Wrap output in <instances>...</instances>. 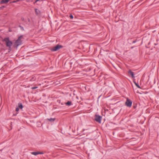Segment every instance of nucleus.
<instances>
[{
	"instance_id": "obj_19",
	"label": "nucleus",
	"mask_w": 159,
	"mask_h": 159,
	"mask_svg": "<svg viewBox=\"0 0 159 159\" xmlns=\"http://www.w3.org/2000/svg\"><path fill=\"white\" fill-rule=\"evenodd\" d=\"M19 109L18 107H16V111H17L19 110Z\"/></svg>"
},
{
	"instance_id": "obj_10",
	"label": "nucleus",
	"mask_w": 159,
	"mask_h": 159,
	"mask_svg": "<svg viewBox=\"0 0 159 159\" xmlns=\"http://www.w3.org/2000/svg\"><path fill=\"white\" fill-rule=\"evenodd\" d=\"M55 118H50L49 119H48V120L51 122H53L55 120Z\"/></svg>"
},
{
	"instance_id": "obj_4",
	"label": "nucleus",
	"mask_w": 159,
	"mask_h": 159,
	"mask_svg": "<svg viewBox=\"0 0 159 159\" xmlns=\"http://www.w3.org/2000/svg\"><path fill=\"white\" fill-rule=\"evenodd\" d=\"M132 101L129 99L128 98H127L126 99V101L125 102V105L129 107H130L132 106Z\"/></svg>"
},
{
	"instance_id": "obj_5",
	"label": "nucleus",
	"mask_w": 159,
	"mask_h": 159,
	"mask_svg": "<svg viewBox=\"0 0 159 159\" xmlns=\"http://www.w3.org/2000/svg\"><path fill=\"white\" fill-rule=\"evenodd\" d=\"M102 119V117L101 116L97 115H95V120L98 123H101Z\"/></svg>"
},
{
	"instance_id": "obj_13",
	"label": "nucleus",
	"mask_w": 159,
	"mask_h": 159,
	"mask_svg": "<svg viewBox=\"0 0 159 159\" xmlns=\"http://www.w3.org/2000/svg\"><path fill=\"white\" fill-rule=\"evenodd\" d=\"M32 154L34 155H37L39 154V152H33L31 153Z\"/></svg>"
},
{
	"instance_id": "obj_20",
	"label": "nucleus",
	"mask_w": 159,
	"mask_h": 159,
	"mask_svg": "<svg viewBox=\"0 0 159 159\" xmlns=\"http://www.w3.org/2000/svg\"><path fill=\"white\" fill-rule=\"evenodd\" d=\"M136 42V40H134V41L132 42V43H135Z\"/></svg>"
},
{
	"instance_id": "obj_11",
	"label": "nucleus",
	"mask_w": 159,
	"mask_h": 159,
	"mask_svg": "<svg viewBox=\"0 0 159 159\" xmlns=\"http://www.w3.org/2000/svg\"><path fill=\"white\" fill-rule=\"evenodd\" d=\"M36 80V78L34 77H32L30 80V81H34Z\"/></svg>"
},
{
	"instance_id": "obj_6",
	"label": "nucleus",
	"mask_w": 159,
	"mask_h": 159,
	"mask_svg": "<svg viewBox=\"0 0 159 159\" xmlns=\"http://www.w3.org/2000/svg\"><path fill=\"white\" fill-rule=\"evenodd\" d=\"M10 1V0H2L0 2V4H6Z\"/></svg>"
},
{
	"instance_id": "obj_3",
	"label": "nucleus",
	"mask_w": 159,
	"mask_h": 159,
	"mask_svg": "<svg viewBox=\"0 0 159 159\" xmlns=\"http://www.w3.org/2000/svg\"><path fill=\"white\" fill-rule=\"evenodd\" d=\"M63 46L61 45L57 44L56 46L53 47L51 48V50L52 51L55 52L59 50L60 48H62Z\"/></svg>"
},
{
	"instance_id": "obj_9",
	"label": "nucleus",
	"mask_w": 159,
	"mask_h": 159,
	"mask_svg": "<svg viewBox=\"0 0 159 159\" xmlns=\"http://www.w3.org/2000/svg\"><path fill=\"white\" fill-rule=\"evenodd\" d=\"M66 105L67 106H69L72 104V102L70 101H68L67 102L65 103Z\"/></svg>"
},
{
	"instance_id": "obj_23",
	"label": "nucleus",
	"mask_w": 159,
	"mask_h": 159,
	"mask_svg": "<svg viewBox=\"0 0 159 159\" xmlns=\"http://www.w3.org/2000/svg\"><path fill=\"white\" fill-rule=\"evenodd\" d=\"M21 19L22 20H24V19L23 18H22Z\"/></svg>"
},
{
	"instance_id": "obj_24",
	"label": "nucleus",
	"mask_w": 159,
	"mask_h": 159,
	"mask_svg": "<svg viewBox=\"0 0 159 159\" xmlns=\"http://www.w3.org/2000/svg\"><path fill=\"white\" fill-rule=\"evenodd\" d=\"M134 108H136V107L135 106H134Z\"/></svg>"
},
{
	"instance_id": "obj_17",
	"label": "nucleus",
	"mask_w": 159,
	"mask_h": 159,
	"mask_svg": "<svg viewBox=\"0 0 159 159\" xmlns=\"http://www.w3.org/2000/svg\"><path fill=\"white\" fill-rule=\"evenodd\" d=\"M19 27L20 28L21 30H24V29L23 27H22L20 25H19Z\"/></svg>"
},
{
	"instance_id": "obj_2",
	"label": "nucleus",
	"mask_w": 159,
	"mask_h": 159,
	"mask_svg": "<svg viewBox=\"0 0 159 159\" xmlns=\"http://www.w3.org/2000/svg\"><path fill=\"white\" fill-rule=\"evenodd\" d=\"M23 38V36L21 35L19 36L17 40H16L14 43V46L17 48L18 46L20 45L22 43V41L21 40V38Z\"/></svg>"
},
{
	"instance_id": "obj_8",
	"label": "nucleus",
	"mask_w": 159,
	"mask_h": 159,
	"mask_svg": "<svg viewBox=\"0 0 159 159\" xmlns=\"http://www.w3.org/2000/svg\"><path fill=\"white\" fill-rule=\"evenodd\" d=\"M35 11L36 14L37 15H40L41 14L40 11L38 9H35Z\"/></svg>"
},
{
	"instance_id": "obj_14",
	"label": "nucleus",
	"mask_w": 159,
	"mask_h": 159,
	"mask_svg": "<svg viewBox=\"0 0 159 159\" xmlns=\"http://www.w3.org/2000/svg\"><path fill=\"white\" fill-rule=\"evenodd\" d=\"M134 83L135 84V85H136V86L138 88H140V86L138 84H137L135 82H134Z\"/></svg>"
},
{
	"instance_id": "obj_7",
	"label": "nucleus",
	"mask_w": 159,
	"mask_h": 159,
	"mask_svg": "<svg viewBox=\"0 0 159 159\" xmlns=\"http://www.w3.org/2000/svg\"><path fill=\"white\" fill-rule=\"evenodd\" d=\"M128 73L131 75L132 78L134 77V72L132 71L131 70H129Z\"/></svg>"
},
{
	"instance_id": "obj_16",
	"label": "nucleus",
	"mask_w": 159,
	"mask_h": 159,
	"mask_svg": "<svg viewBox=\"0 0 159 159\" xmlns=\"http://www.w3.org/2000/svg\"><path fill=\"white\" fill-rule=\"evenodd\" d=\"M70 18L71 19H73V16L71 15V14H70V16H69Z\"/></svg>"
},
{
	"instance_id": "obj_15",
	"label": "nucleus",
	"mask_w": 159,
	"mask_h": 159,
	"mask_svg": "<svg viewBox=\"0 0 159 159\" xmlns=\"http://www.w3.org/2000/svg\"><path fill=\"white\" fill-rule=\"evenodd\" d=\"M5 7L4 6H2V7H0V10L3 9Z\"/></svg>"
},
{
	"instance_id": "obj_12",
	"label": "nucleus",
	"mask_w": 159,
	"mask_h": 159,
	"mask_svg": "<svg viewBox=\"0 0 159 159\" xmlns=\"http://www.w3.org/2000/svg\"><path fill=\"white\" fill-rule=\"evenodd\" d=\"M18 106H19V107L20 109H22L23 108V106L22 104L21 103H18Z\"/></svg>"
},
{
	"instance_id": "obj_25",
	"label": "nucleus",
	"mask_w": 159,
	"mask_h": 159,
	"mask_svg": "<svg viewBox=\"0 0 159 159\" xmlns=\"http://www.w3.org/2000/svg\"><path fill=\"white\" fill-rule=\"evenodd\" d=\"M133 48V47H132L131 48Z\"/></svg>"
},
{
	"instance_id": "obj_1",
	"label": "nucleus",
	"mask_w": 159,
	"mask_h": 159,
	"mask_svg": "<svg viewBox=\"0 0 159 159\" xmlns=\"http://www.w3.org/2000/svg\"><path fill=\"white\" fill-rule=\"evenodd\" d=\"M3 41L6 42V46L8 47L9 48V49L10 50L12 43L10 40L9 38V37L5 38L3 39Z\"/></svg>"
},
{
	"instance_id": "obj_21",
	"label": "nucleus",
	"mask_w": 159,
	"mask_h": 159,
	"mask_svg": "<svg viewBox=\"0 0 159 159\" xmlns=\"http://www.w3.org/2000/svg\"><path fill=\"white\" fill-rule=\"evenodd\" d=\"M43 152H39V154H43Z\"/></svg>"
},
{
	"instance_id": "obj_18",
	"label": "nucleus",
	"mask_w": 159,
	"mask_h": 159,
	"mask_svg": "<svg viewBox=\"0 0 159 159\" xmlns=\"http://www.w3.org/2000/svg\"><path fill=\"white\" fill-rule=\"evenodd\" d=\"M38 87H37V86H35V87H32L31 88V89H34L37 88H38Z\"/></svg>"
},
{
	"instance_id": "obj_22",
	"label": "nucleus",
	"mask_w": 159,
	"mask_h": 159,
	"mask_svg": "<svg viewBox=\"0 0 159 159\" xmlns=\"http://www.w3.org/2000/svg\"><path fill=\"white\" fill-rule=\"evenodd\" d=\"M16 2V1H13V2H13V3H14V2ZM12 3V2H10V3Z\"/></svg>"
}]
</instances>
